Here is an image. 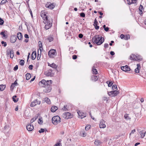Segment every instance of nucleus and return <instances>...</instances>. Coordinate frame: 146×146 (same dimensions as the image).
<instances>
[{
  "label": "nucleus",
  "mask_w": 146,
  "mask_h": 146,
  "mask_svg": "<svg viewBox=\"0 0 146 146\" xmlns=\"http://www.w3.org/2000/svg\"><path fill=\"white\" fill-rule=\"evenodd\" d=\"M40 16L44 20V23L46 24L44 27L45 29L46 30L49 29L52 26V19L49 18L46 15V13L44 12L41 11Z\"/></svg>",
  "instance_id": "1"
},
{
  "label": "nucleus",
  "mask_w": 146,
  "mask_h": 146,
  "mask_svg": "<svg viewBox=\"0 0 146 146\" xmlns=\"http://www.w3.org/2000/svg\"><path fill=\"white\" fill-rule=\"evenodd\" d=\"M52 81V80H47L46 81L44 79H43L40 82L38 85L41 86L42 84L44 85L42 86L45 88V89L43 90V92L45 93H48L50 92L52 89L51 84Z\"/></svg>",
  "instance_id": "2"
},
{
  "label": "nucleus",
  "mask_w": 146,
  "mask_h": 146,
  "mask_svg": "<svg viewBox=\"0 0 146 146\" xmlns=\"http://www.w3.org/2000/svg\"><path fill=\"white\" fill-rule=\"evenodd\" d=\"M102 37H100L99 35H96L94 36L92 38V41L94 44H96L98 45L102 44L104 41V39Z\"/></svg>",
  "instance_id": "3"
},
{
  "label": "nucleus",
  "mask_w": 146,
  "mask_h": 146,
  "mask_svg": "<svg viewBox=\"0 0 146 146\" xmlns=\"http://www.w3.org/2000/svg\"><path fill=\"white\" fill-rule=\"evenodd\" d=\"M52 123L56 125L60 122V118L58 115H56L52 117Z\"/></svg>",
  "instance_id": "4"
},
{
  "label": "nucleus",
  "mask_w": 146,
  "mask_h": 146,
  "mask_svg": "<svg viewBox=\"0 0 146 146\" xmlns=\"http://www.w3.org/2000/svg\"><path fill=\"white\" fill-rule=\"evenodd\" d=\"M119 94V92L118 91H116V90H115L113 91H110V92H108V95L111 97H115Z\"/></svg>",
  "instance_id": "5"
},
{
  "label": "nucleus",
  "mask_w": 146,
  "mask_h": 146,
  "mask_svg": "<svg viewBox=\"0 0 146 146\" xmlns=\"http://www.w3.org/2000/svg\"><path fill=\"white\" fill-rule=\"evenodd\" d=\"M56 51L55 50L51 49L48 53V55L51 58H54V56L56 55Z\"/></svg>",
  "instance_id": "6"
},
{
  "label": "nucleus",
  "mask_w": 146,
  "mask_h": 146,
  "mask_svg": "<svg viewBox=\"0 0 146 146\" xmlns=\"http://www.w3.org/2000/svg\"><path fill=\"white\" fill-rule=\"evenodd\" d=\"M62 115L63 117L66 119H70L72 118L73 117V115H71V113L68 112L64 113Z\"/></svg>",
  "instance_id": "7"
},
{
  "label": "nucleus",
  "mask_w": 146,
  "mask_h": 146,
  "mask_svg": "<svg viewBox=\"0 0 146 146\" xmlns=\"http://www.w3.org/2000/svg\"><path fill=\"white\" fill-rule=\"evenodd\" d=\"M121 69L124 71L127 72L130 71V68L127 65L121 67Z\"/></svg>",
  "instance_id": "8"
},
{
  "label": "nucleus",
  "mask_w": 146,
  "mask_h": 146,
  "mask_svg": "<svg viewBox=\"0 0 146 146\" xmlns=\"http://www.w3.org/2000/svg\"><path fill=\"white\" fill-rule=\"evenodd\" d=\"M17 40V36L15 35H13L11 36L10 40L12 43H14Z\"/></svg>",
  "instance_id": "9"
},
{
  "label": "nucleus",
  "mask_w": 146,
  "mask_h": 146,
  "mask_svg": "<svg viewBox=\"0 0 146 146\" xmlns=\"http://www.w3.org/2000/svg\"><path fill=\"white\" fill-rule=\"evenodd\" d=\"M45 7L47 8L53 9L54 7V6L53 5V3H48L47 4L45 5Z\"/></svg>",
  "instance_id": "10"
},
{
  "label": "nucleus",
  "mask_w": 146,
  "mask_h": 146,
  "mask_svg": "<svg viewBox=\"0 0 146 146\" xmlns=\"http://www.w3.org/2000/svg\"><path fill=\"white\" fill-rule=\"evenodd\" d=\"M105 121L103 119H102L100 120V123L99 124L100 128H104L106 127V125L105 124Z\"/></svg>",
  "instance_id": "11"
},
{
  "label": "nucleus",
  "mask_w": 146,
  "mask_h": 146,
  "mask_svg": "<svg viewBox=\"0 0 146 146\" xmlns=\"http://www.w3.org/2000/svg\"><path fill=\"white\" fill-rule=\"evenodd\" d=\"M52 72V70L51 69H49L48 71L45 72H44V74L45 75L47 76H53V74H51Z\"/></svg>",
  "instance_id": "12"
},
{
  "label": "nucleus",
  "mask_w": 146,
  "mask_h": 146,
  "mask_svg": "<svg viewBox=\"0 0 146 146\" xmlns=\"http://www.w3.org/2000/svg\"><path fill=\"white\" fill-rule=\"evenodd\" d=\"M27 129L29 131H32L34 128V127L33 125L31 124L28 125L26 127Z\"/></svg>",
  "instance_id": "13"
},
{
  "label": "nucleus",
  "mask_w": 146,
  "mask_h": 146,
  "mask_svg": "<svg viewBox=\"0 0 146 146\" xmlns=\"http://www.w3.org/2000/svg\"><path fill=\"white\" fill-rule=\"evenodd\" d=\"M36 52L35 51H33L31 56V58L33 60H35L36 57Z\"/></svg>",
  "instance_id": "14"
},
{
  "label": "nucleus",
  "mask_w": 146,
  "mask_h": 146,
  "mask_svg": "<svg viewBox=\"0 0 146 146\" xmlns=\"http://www.w3.org/2000/svg\"><path fill=\"white\" fill-rule=\"evenodd\" d=\"M137 67L135 70V72L136 73H138L139 72L141 66L139 64H137Z\"/></svg>",
  "instance_id": "15"
},
{
  "label": "nucleus",
  "mask_w": 146,
  "mask_h": 146,
  "mask_svg": "<svg viewBox=\"0 0 146 146\" xmlns=\"http://www.w3.org/2000/svg\"><path fill=\"white\" fill-rule=\"evenodd\" d=\"M137 0H127V3L129 5L131 4L135 3Z\"/></svg>",
  "instance_id": "16"
},
{
  "label": "nucleus",
  "mask_w": 146,
  "mask_h": 146,
  "mask_svg": "<svg viewBox=\"0 0 146 146\" xmlns=\"http://www.w3.org/2000/svg\"><path fill=\"white\" fill-rule=\"evenodd\" d=\"M136 55L132 54L129 56V59L135 61L136 58Z\"/></svg>",
  "instance_id": "17"
},
{
  "label": "nucleus",
  "mask_w": 146,
  "mask_h": 146,
  "mask_svg": "<svg viewBox=\"0 0 146 146\" xmlns=\"http://www.w3.org/2000/svg\"><path fill=\"white\" fill-rule=\"evenodd\" d=\"M17 37L19 40H22L23 35L21 33L19 32L17 33Z\"/></svg>",
  "instance_id": "18"
},
{
  "label": "nucleus",
  "mask_w": 146,
  "mask_h": 146,
  "mask_svg": "<svg viewBox=\"0 0 146 146\" xmlns=\"http://www.w3.org/2000/svg\"><path fill=\"white\" fill-rule=\"evenodd\" d=\"M58 109V108L55 106H52L51 108V112H54L56 111Z\"/></svg>",
  "instance_id": "19"
},
{
  "label": "nucleus",
  "mask_w": 146,
  "mask_h": 146,
  "mask_svg": "<svg viewBox=\"0 0 146 146\" xmlns=\"http://www.w3.org/2000/svg\"><path fill=\"white\" fill-rule=\"evenodd\" d=\"M37 100H36L32 102L30 106L31 107H33L37 105Z\"/></svg>",
  "instance_id": "20"
},
{
  "label": "nucleus",
  "mask_w": 146,
  "mask_h": 146,
  "mask_svg": "<svg viewBox=\"0 0 146 146\" xmlns=\"http://www.w3.org/2000/svg\"><path fill=\"white\" fill-rule=\"evenodd\" d=\"M92 71L94 74H96L98 73V71L97 69L95 68V67L94 66L92 67Z\"/></svg>",
  "instance_id": "21"
},
{
  "label": "nucleus",
  "mask_w": 146,
  "mask_h": 146,
  "mask_svg": "<svg viewBox=\"0 0 146 146\" xmlns=\"http://www.w3.org/2000/svg\"><path fill=\"white\" fill-rule=\"evenodd\" d=\"M98 76L93 75L92 76V79L93 81H96L99 78Z\"/></svg>",
  "instance_id": "22"
},
{
  "label": "nucleus",
  "mask_w": 146,
  "mask_h": 146,
  "mask_svg": "<svg viewBox=\"0 0 146 146\" xmlns=\"http://www.w3.org/2000/svg\"><path fill=\"white\" fill-rule=\"evenodd\" d=\"M136 61L139 62L142 60L143 58L140 55L136 56Z\"/></svg>",
  "instance_id": "23"
},
{
  "label": "nucleus",
  "mask_w": 146,
  "mask_h": 146,
  "mask_svg": "<svg viewBox=\"0 0 146 146\" xmlns=\"http://www.w3.org/2000/svg\"><path fill=\"white\" fill-rule=\"evenodd\" d=\"M78 113L79 116V117L81 119H82L86 117V115H85V114L83 113H78Z\"/></svg>",
  "instance_id": "24"
},
{
  "label": "nucleus",
  "mask_w": 146,
  "mask_h": 146,
  "mask_svg": "<svg viewBox=\"0 0 146 146\" xmlns=\"http://www.w3.org/2000/svg\"><path fill=\"white\" fill-rule=\"evenodd\" d=\"M102 142L98 140H96L94 142V144L98 146L102 144Z\"/></svg>",
  "instance_id": "25"
},
{
  "label": "nucleus",
  "mask_w": 146,
  "mask_h": 146,
  "mask_svg": "<svg viewBox=\"0 0 146 146\" xmlns=\"http://www.w3.org/2000/svg\"><path fill=\"white\" fill-rule=\"evenodd\" d=\"M18 84L17 82V80H16L15 82L12 84L11 86V88L13 89L15 86L17 85Z\"/></svg>",
  "instance_id": "26"
},
{
  "label": "nucleus",
  "mask_w": 146,
  "mask_h": 146,
  "mask_svg": "<svg viewBox=\"0 0 146 146\" xmlns=\"http://www.w3.org/2000/svg\"><path fill=\"white\" fill-rule=\"evenodd\" d=\"M6 87L5 85H0V90L1 91H3Z\"/></svg>",
  "instance_id": "27"
},
{
  "label": "nucleus",
  "mask_w": 146,
  "mask_h": 146,
  "mask_svg": "<svg viewBox=\"0 0 146 146\" xmlns=\"http://www.w3.org/2000/svg\"><path fill=\"white\" fill-rule=\"evenodd\" d=\"M38 117V115L37 116H35V117L33 118L30 120L31 123H32L34 122Z\"/></svg>",
  "instance_id": "28"
},
{
  "label": "nucleus",
  "mask_w": 146,
  "mask_h": 146,
  "mask_svg": "<svg viewBox=\"0 0 146 146\" xmlns=\"http://www.w3.org/2000/svg\"><path fill=\"white\" fill-rule=\"evenodd\" d=\"M46 40L48 41L49 42H51L53 41L54 38L52 37L49 36L46 38Z\"/></svg>",
  "instance_id": "29"
},
{
  "label": "nucleus",
  "mask_w": 146,
  "mask_h": 146,
  "mask_svg": "<svg viewBox=\"0 0 146 146\" xmlns=\"http://www.w3.org/2000/svg\"><path fill=\"white\" fill-rule=\"evenodd\" d=\"M25 76L26 77V79L27 80H29L31 78V75L30 73H27L26 74Z\"/></svg>",
  "instance_id": "30"
},
{
  "label": "nucleus",
  "mask_w": 146,
  "mask_h": 146,
  "mask_svg": "<svg viewBox=\"0 0 146 146\" xmlns=\"http://www.w3.org/2000/svg\"><path fill=\"white\" fill-rule=\"evenodd\" d=\"M44 100L48 104H51L50 100L48 98H45Z\"/></svg>",
  "instance_id": "31"
},
{
  "label": "nucleus",
  "mask_w": 146,
  "mask_h": 146,
  "mask_svg": "<svg viewBox=\"0 0 146 146\" xmlns=\"http://www.w3.org/2000/svg\"><path fill=\"white\" fill-rule=\"evenodd\" d=\"M17 98V96H14L13 97V101L15 102H17L18 100V98H17L16 99V98Z\"/></svg>",
  "instance_id": "32"
},
{
  "label": "nucleus",
  "mask_w": 146,
  "mask_h": 146,
  "mask_svg": "<svg viewBox=\"0 0 146 146\" xmlns=\"http://www.w3.org/2000/svg\"><path fill=\"white\" fill-rule=\"evenodd\" d=\"M13 49H8L7 50V55H10Z\"/></svg>",
  "instance_id": "33"
},
{
  "label": "nucleus",
  "mask_w": 146,
  "mask_h": 146,
  "mask_svg": "<svg viewBox=\"0 0 146 146\" xmlns=\"http://www.w3.org/2000/svg\"><path fill=\"white\" fill-rule=\"evenodd\" d=\"M80 135L82 137H85L86 135V133L84 131H82L80 133Z\"/></svg>",
  "instance_id": "34"
},
{
  "label": "nucleus",
  "mask_w": 146,
  "mask_h": 146,
  "mask_svg": "<svg viewBox=\"0 0 146 146\" xmlns=\"http://www.w3.org/2000/svg\"><path fill=\"white\" fill-rule=\"evenodd\" d=\"M107 83L108 84V86L109 87H111L113 84V82L112 81L109 82L108 81L107 82Z\"/></svg>",
  "instance_id": "35"
},
{
  "label": "nucleus",
  "mask_w": 146,
  "mask_h": 146,
  "mask_svg": "<svg viewBox=\"0 0 146 146\" xmlns=\"http://www.w3.org/2000/svg\"><path fill=\"white\" fill-rule=\"evenodd\" d=\"M50 67L54 68H56L57 67V66L55 64L52 63L51 64Z\"/></svg>",
  "instance_id": "36"
},
{
  "label": "nucleus",
  "mask_w": 146,
  "mask_h": 146,
  "mask_svg": "<svg viewBox=\"0 0 146 146\" xmlns=\"http://www.w3.org/2000/svg\"><path fill=\"white\" fill-rule=\"evenodd\" d=\"M124 118L125 119H126L127 120H130L131 119L130 117H129L128 115V114H126L124 116Z\"/></svg>",
  "instance_id": "37"
},
{
  "label": "nucleus",
  "mask_w": 146,
  "mask_h": 146,
  "mask_svg": "<svg viewBox=\"0 0 146 146\" xmlns=\"http://www.w3.org/2000/svg\"><path fill=\"white\" fill-rule=\"evenodd\" d=\"M143 131H140L139 132L141 135V137L142 138H143L145 135V133H144Z\"/></svg>",
  "instance_id": "38"
},
{
  "label": "nucleus",
  "mask_w": 146,
  "mask_h": 146,
  "mask_svg": "<svg viewBox=\"0 0 146 146\" xmlns=\"http://www.w3.org/2000/svg\"><path fill=\"white\" fill-rule=\"evenodd\" d=\"M130 36L129 35H126L125 36L124 39L125 40H128L130 38Z\"/></svg>",
  "instance_id": "39"
},
{
  "label": "nucleus",
  "mask_w": 146,
  "mask_h": 146,
  "mask_svg": "<svg viewBox=\"0 0 146 146\" xmlns=\"http://www.w3.org/2000/svg\"><path fill=\"white\" fill-rule=\"evenodd\" d=\"M25 61L23 60H21L19 62V64L21 66L23 65Z\"/></svg>",
  "instance_id": "40"
},
{
  "label": "nucleus",
  "mask_w": 146,
  "mask_h": 146,
  "mask_svg": "<svg viewBox=\"0 0 146 146\" xmlns=\"http://www.w3.org/2000/svg\"><path fill=\"white\" fill-rule=\"evenodd\" d=\"M112 89L113 90V91H114L115 90H116V91H117V86L116 85H113L112 86Z\"/></svg>",
  "instance_id": "41"
},
{
  "label": "nucleus",
  "mask_w": 146,
  "mask_h": 146,
  "mask_svg": "<svg viewBox=\"0 0 146 146\" xmlns=\"http://www.w3.org/2000/svg\"><path fill=\"white\" fill-rule=\"evenodd\" d=\"M10 57L11 58H13L14 56L13 50H12L10 54Z\"/></svg>",
  "instance_id": "42"
},
{
  "label": "nucleus",
  "mask_w": 146,
  "mask_h": 146,
  "mask_svg": "<svg viewBox=\"0 0 146 146\" xmlns=\"http://www.w3.org/2000/svg\"><path fill=\"white\" fill-rule=\"evenodd\" d=\"M7 2V0H2L0 4L1 5H3L5 4Z\"/></svg>",
  "instance_id": "43"
},
{
  "label": "nucleus",
  "mask_w": 146,
  "mask_h": 146,
  "mask_svg": "<svg viewBox=\"0 0 146 146\" xmlns=\"http://www.w3.org/2000/svg\"><path fill=\"white\" fill-rule=\"evenodd\" d=\"M1 43L5 47L7 45V43L6 42H5L4 41H2L1 42Z\"/></svg>",
  "instance_id": "44"
},
{
  "label": "nucleus",
  "mask_w": 146,
  "mask_h": 146,
  "mask_svg": "<svg viewBox=\"0 0 146 146\" xmlns=\"http://www.w3.org/2000/svg\"><path fill=\"white\" fill-rule=\"evenodd\" d=\"M4 21L0 17V25H3L4 23Z\"/></svg>",
  "instance_id": "45"
},
{
  "label": "nucleus",
  "mask_w": 146,
  "mask_h": 146,
  "mask_svg": "<svg viewBox=\"0 0 146 146\" xmlns=\"http://www.w3.org/2000/svg\"><path fill=\"white\" fill-rule=\"evenodd\" d=\"M80 16L81 17H85V15L84 13L82 12L80 13Z\"/></svg>",
  "instance_id": "46"
},
{
  "label": "nucleus",
  "mask_w": 146,
  "mask_h": 146,
  "mask_svg": "<svg viewBox=\"0 0 146 146\" xmlns=\"http://www.w3.org/2000/svg\"><path fill=\"white\" fill-rule=\"evenodd\" d=\"M143 8V6L142 5H140V6L139 8V11H142Z\"/></svg>",
  "instance_id": "47"
},
{
  "label": "nucleus",
  "mask_w": 146,
  "mask_h": 146,
  "mask_svg": "<svg viewBox=\"0 0 146 146\" xmlns=\"http://www.w3.org/2000/svg\"><path fill=\"white\" fill-rule=\"evenodd\" d=\"M91 127V125L86 126L85 127V129L86 131L88 130Z\"/></svg>",
  "instance_id": "48"
},
{
  "label": "nucleus",
  "mask_w": 146,
  "mask_h": 146,
  "mask_svg": "<svg viewBox=\"0 0 146 146\" xmlns=\"http://www.w3.org/2000/svg\"><path fill=\"white\" fill-rule=\"evenodd\" d=\"M67 106L66 105H64V107L62 109L64 111H66L68 110L67 108Z\"/></svg>",
  "instance_id": "49"
},
{
  "label": "nucleus",
  "mask_w": 146,
  "mask_h": 146,
  "mask_svg": "<svg viewBox=\"0 0 146 146\" xmlns=\"http://www.w3.org/2000/svg\"><path fill=\"white\" fill-rule=\"evenodd\" d=\"M0 34L1 35H2L3 37H5L6 36L5 35V32H1L0 33Z\"/></svg>",
  "instance_id": "50"
},
{
  "label": "nucleus",
  "mask_w": 146,
  "mask_h": 146,
  "mask_svg": "<svg viewBox=\"0 0 146 146\" xmlns=\"http://www.w3.org/2000/svg\"><path fill=\"white\" fill-rule=\"evenodd\" d=\"M44 129L42 128H41L40 130H39L38 132L40 133H43L44 132Z\"/></svg>",
  "instance_id": "51"
},
{
  "label": "nucleus",
  "mask_w": 146,
  "mask_h": 146,
  "mask_svg": "<svg viewBox=\"0 0 146 146\" xmlns=\"http://www.w3.org/2000/svg\"><path fill=\"white\" fill-rule=\"evenodd\" d=\"M18 66L17 65H16V66H15L14 68H13V70L15 71H16V70H17L18 69Z\"/></svg>",
  "instance_id": "52"
},
{
  "label": "nucleus",
  "mask_w": 146,
  "mask_h": 146,
  "mask_svg": "<svg viewBox=\"0 0 146 146\" xmlns=\"http://www.w3.org/2000/svg\"><path fill=\"white\" fill-rule=\"evenodd\" d=\"M109 46L108 44V43H105L104 44V47L105 48H108Z\"/></svg>",
  "instance_id": "53"
},
{
  "label": "nucleus",
  "mask_w": 146,
  "mask_h": 146,
  "mask_svg": "<svg viewBox=\"0 0 146 146\" xmlns=\"http://www.w3.org/2000/svg\"><path fill=\"white\" fill-rule=\"evenodd\" d=\"M43 123V121L42 120H41V119L40 118H39L38 119V123L39 124H41L42 123Z\"/></svg>",
  "instance_id": "54"
},
{
  "label": "nucleus",
  "mask_w": 146,
  "mask_h": 146,
  "mask_svg": "<svg viewBox=\"0 0 146 146\" xmlns=\"http://www.w3.org/2000/svg\"><path fill=\"white\" fill-rule=\"evenodd\" d=\"M72 58L74 60L76 59L77 58V56L76 55H73L72 56Z\"/></svg>",
  "instance_id": "55"
},
{
  "label": "nucleus",
  "mask_w": 146,
  "mask_h": 146,
  "mask_svg": "<svg viewBox=\"0 0 146 146\" xmlns=\"http://www.w3.org/2000/svg\"><path fill=\"white\" fill-rule=\"evenodd\" d=\"M33 66L32 65H30L29 66V69L32 70L33 69Z\"/></svg>",
  "instance_id": "56"
},
{
  "label": "nucleus",
  "mask_w": 146,
  "mask_h": 146,
  "mask_svg": "<svg viewBox=\"0 0 146 146\" xmlns=\"http://www.w3.org/2000/svg\"><path fill=\"white\" fill-rule=\"evenodd\" d=\"M29 12L30 13V14L31 15V17L32 18H33V16L32 11L31 9H29Z\"/></svg>",
  "instance_id": "57"
},
{
  "label": "nucleus",
  "mask_w": 146,
  "mask_h": 146,
  "mask_svg": "<svg viewBox=\"0 0 146 146\" xmlns=\"http://www.w3.org/2000/svg\"><path fill=\"white\" fill-rule=\"evenodd\" d=\"M104 29L105 31H106V32H108L109 31V28L108 27H106V28H105Z\"/></svg>",
  "instance_id": "58"
},
{
  "label": "nucleus",
  "mask_w": 146,
  "mask_h": 146,
  "mask_svg": "<svg viewBox=\"0 0 146 146\" xmlns=\"http://www.w3.org/2000/svg\"><path fill=\"white\" fill-rule=\"evenodd\" d=\"M83 35L81 33L80 34L78 35V37L80 38H82L83 37Z\"/></svg>",
  "instance_id": "59"
},
{
  "label": "nucleus",
  "mask_w": 146,
  "mask_h": 146,
  "mask_svg": "<svg viewBox=\"0 0 146 146\" xmlns=\"http://www.w3.org/2000/svg\"><path fill=\"white\" fill-rule=\"evenodd\" d=\"M135 132V129H134L133 130L131 131V132L129 134V135H130L134 133Z\"/></svg>",
  "instance_id": "60"
},
{
  "label": "nucleus",
  "mask_w": 146,
  "mask_h": 146,
  "mask_svg": "<svg viewBox=\"0 0 146 146\" xmlns=\"http://www.w3.org/2000/svg\"><path fill=\"white\" fill-rule=\"evenodd\" d=\"M120 37L121 39L124 38L125 35L123 34H121L120 35Z\"/></svg>",
  "instance_id": "61"
},
{
  "label": "nucleus",
  "mask_w": 146,
  "mask_h": 146,
  "mask_svg": "<svg viewBox=\"0 0 146 146\" xmlns=\"http://www.w3.org/2000/svg\"><path fill=\"white\" fill-rule=\"evenodd\" d=\"M94 26L95 27V28L96 29L98 30L99 28V27L98 25H96Z\"/></svg>",
  "instance_id": "62"
},
{
  "label": "nucleus",
  "mask_w": 146,
  "mask_h": 146,
  "mask_svg": "<svg viewBox=\"0 0 146 146\" xmlns=\"http://www.w3.org/2000/svg\"><path fill=\"white\" fill-rule=\"evenodd\" d=\"M110 54L111 56H113L115 54V53L113 51H111L110 52Z\"/></svg>",
  "instance_id": "63"
},
{
  "label": "nucleus",
  "mask_w": 146,
  "mask_h": 146,
  "mask_svg": "<svg viewBox=\"0 0 146 146\" xmlns=\"http://www.w3.org/2000/svg\"><path fill=\"white\" fill-rule=\"evenodd\" d=\"M60 143H58L55 145L54 146H60Z\"/></svg>",
  "instance_id": "64"
}]
</instances>
